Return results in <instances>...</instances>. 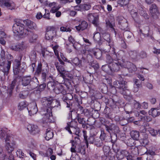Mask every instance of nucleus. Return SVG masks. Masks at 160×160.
I'll use <instances>...</instances> for the list:
<instances>
[{"mask_svg":"<svg viewBox=\"0 0 160 160\" xmlns=\"http://www.w3.org/2000/svg\"><path fill=\"white\" fill-rule=\"evenodd\" d=\"M150 115H151L153 117H156L160 114V112L155 108H152L149 112Z\"/></svg>","mask_w":160,"mask_h":160,"instance_id":"nucleus-33","label":"nucleus"},{"mask_svg":"<svg viewBox=\"0 0 160 160\" xmlns=\"http://www.w3.org/2000/svg\"><path fill=\"white\" fill-rule=\"evenodd\" d=\"M42 64L39 63L37 66L35 71L34 72L35 76H39L41 74V78L43 82H45L48 73V72L47 70H42Z\"/></svg>","mask_w":160,"mask_h":160,"instance_id":"nucleus-4","label":"nucleus"},{"mask_svg":"<svg viewBox=\"0 0 160 160\" xmlns=\"http://www.w3.org/2000/svg\"><path fill=\"white\" fill-rule=\"evenodd\" d=\"M58 61L59 62L56 61L54 62V65L58 72L62 76L65 71L64 67L65 63L60 58H58Z\"/></svg>","mask_w":160,"mask_h":160,"instance_id":"nucleus-7","label":"nucleus"},{"mask_svg":"<svg viewBox=\"0 0 160 160\" xmlns=\"http://www.w3.org/2000/svg\"><path fill=\"white\" fill-rule=\"evenodd\" d=\"M77 152L78 153H80L81 154H84L85 153V151L82 146L79 145H76L75 146Z\"/></svg>","mask_w":160,"mask_h":160,"instance_id":"nucleus-44","label":"nucleus"},{"mask_svg":"<svg viewBox=\"0 0 160 160\" xmlns=\"http://www.w3.org/2000/svg\"><path fill=\"white\" fill-rule=\"evenodd\" d=\"M150 13L154 18H157L159 14L157 7L155 4H152L150 8Z\"/></svg>","mask_w":160,"mask_h":160,"instance_id":"nucleus-18","label":"nucleus"},{"mask_svg":"<svg viewBox=\"0 0 160 160\" xmlns=\"http://www.w3.org/2000/svg\"><path fill=\"white\" fill-rule=\"evenodd\" d=\"M22 58V56H21L20 60L16 59L15 60V64L16 67L13 69L14 73L15 75H17L18 74H23L25 71L24 68L20 66L21 60Z\"/></svg>","mask_w":160,"mask_h":160,"instance_id":"nucleus-5","label":"nucleus"},{"mask_svg":"<svg viewBox=\"0 0 160 160\" xmlns=\"http://www.w3.org/2000/svg\"><path fill=\"white\" fill-rule=\"evenodd\" d=\"M28 130L32 134L38 133L39 132L38 126L35 125L29 124L27 126Z\"/></svg>","mask_w":160,"mask_h":160,"instance_id":"nucleus-20","label":"nucleus"},{"mask_svg":"<svg viewBox=\"0 0 160 160\" xmlns=\"http://www.w3.org/2000/svg\"><path fill=\"white\" fill-rule=\"evenodd\" d=\"M0 6L2 7L5 6L11 10L14 9L15 8L14 3L10 0H0Z\"/></svg>","mask_w":160,"mask_h":160,"instance_id":"nucleus-8","label":"nucleus"},{"mask_svg":"<svg viewBox=\"0 0 160 160\" xmlns=\"http://www.w3.org/2000/svg\"><path fill=\"white\" fill-rule=\"evenodd\" d=\"M102 70L109 74H112V72L111 70L110 65L106 64L103 65L102 66Z\"/></svg>","mask_w":160,"mask_h":160,"instance_id":"nucleus-31","label":"nucleus"},{"mask_svg":"<svg viewBox=\"0 0 160 160\" xmlns=\"http://www.w3.org/2000/svg\"><path fill=\"white\" fill-rule=\"evenodd\" d=\"M105 129L109 133L110 131L112 132H115V130L118 128V127L115 125L113 124H110L108 125H105Z\"/></svg>","mask_w":160,"mask_h":160,"instance_id":"nucleus-25","label":"nucleus"},{"mask_svg":"<svg viewBox=\"0 0 160 160\" xmlns=\"http://www.w3.org/2000/svg\"><path fill=\"white\" fill-rule=\"evenodd\" d=\"M63 88L62 86L60 85L57 86L55 87V88L53 89L54 92L57 94L61 93L63 90Z\"/></svg>","mask_w":160,"mask_h":160,"instance_id":"nucleus-40","label":"nucleus"},{"mask_svg":"<svg viewBox=\"0 0 160 160\" xmlns=\"http://www.w3.org/2000/svg\"><path fill=\"white\" fill-rule=\"evenodd\" d=\"M24 24L27 26L31 29H35L36 28V24L29 20H24Z\"/></svg>","mask_w":160,"mask_h":160,"instance_id":"nucleus-27","label":"nucleus"},{"mask_svg":"<svg viewBox=\"0 0 160 160\" xmlns=\"http://www.w3.org/2000/svg\"><path fill=\"white\" fill-rule=\"evenodd\" d=\"M128 123L127 119L123 117H122L120 118L119 123L121 125L124 126L126 125Z\"/></svg>","mask_w":160,"mask_h":160,"instance_id":"nucleus-47","label":"nucleus"},{"mask_svg":"<svg viewBox=\"0 0 160 160\" xmlns=\"http://www.w3.org/2000/svg\"><path fill=\"white\" fill-rule=\"evenodd\" d=\"M137 69V68L136 66L133 63H132L130 66L129 67V68H128V70L130 72L132 73L136 71Z\"/></svg>","mask_w":160,"mask_h":160,"instance_id":"nucleus-50","label":"nucleus"},{"mask_svg":"<svg viewBox=\"0 0 160 160\" xmlns=\"http://www.w3.org/2000/svg\"><path fill=\"white\" fill-rule=\"evenodd\" d=\"M6 143L5 148L7 150L9 153L11 152L14 150L15 144L13 142L10 136H7L6 138H4Z\"/></svg>","mask_w":160,"mask_h":160,"instance_id":"nucleus-6","label":"nucleus"},{"mask_svg":"<svg viewBox=\"0 0 160 160\" xmlns=\"http://www.w3.org/2000/svg\"><path fill=\"white\" fill-rule=\"evenodd\" d=\"M148 131L149 132V133L153 136H155L157 133V131L152 128H148Z\"/></svg>","mask_w":160,"mask_h":160,"instance_id":"nucleus-56","label":"nucleus"},{"mask_svg":"<svg viewBox=\"0 0 160 160\" xmlns=\"http://www.w3.org/2000/svg\"><path fill=\"white\" fill-rule=\"evenodd\" d=\"M63 101L64 102V104L67 105V107L68 108H70L71 104L70 101L69 100L65 99L64 98L63 99Z\"/></svg>","mask_w":160,"mask_h":160,"instance_id":"nucleus-63","label":"nucleus"},{"mask_svg":"<svg viewBox=\"0 0 160 160\" xmlns=\"http://www.w3.org/2000/svg\"><path fill=\"white\" fill-rule=\"evenodd\" d=\"M124 36L125 37L129 39L131 38L132 36V34L130 32L128 31L124 32Z\"/></svg>","mask_w":160,"mask_h":160,"instance_id":"nucleus-59","label":"nucleus"},{"mask_svg":"<svg viewBox=\"0 0 160 160\" xmlns=\"http://www.w3.org/2000/svg\"><path fill=\"white\" fill-rule=\"evenodd\" d=\"M103 142L99 138L95 137L94 142L93 144L97 147H100L103 144Z\"/></svg>","mask_w":160,"mask_h":160,"instance_id":"nucleus-39","label":"nucleus"},{"mask_svg":"<svg viewBox=\"0 0 160 160\" xmlns=\"http://www.w3.org/2000/svg\"><path fill=\"white\" fill-rule=\"evenodd\" d=\"M15 23L12 27V30L13 33L16 35L18 36H24L26 35L27 32H28L27 29H24V20L17 19L15 21Z\"/></svg>","mask_w":160,"mask_h":160,"instance_id":"nucleus-2","label":"nucleus"},{"mask_svg":"<svg viewBox=\"0 0 160 160\" xmlns=\"http://www.w3.org/2000/svg\"><path fill=\"white\" fill-rule=\"evenodd\" d=\"M56 86V83L54 82L49 81L47 84V87L50 90H53L55 88Z\"/></svg>","mask_w":160,"mask_h":160,"instance_id":"nucleus-42","label":"nucleus"},{"mask_svg":"<svg viewBox=\"0 0 160 160\" xmlns=\"http://www.w3.org/2000/svg\"><path fill=\"white\" fill-rule=\"evenodd\" d=\"M56 33L55 31L51 29V27H48L47 29L45 35L46 38L48 40H52L53 38L56 35Z\"/></svg>","mask_w":160,"mask_h":160,"instance_id":"nucleus-17","label":"nucleus"},{"mask_svg":"<svg viewBox=\"0 0 160 160\" xmlns=\"http://www.w3.org/2000/svg\"><path fill=\"white\" fill-rule=\"evenodd\" d=\"M91 6L89 4H81V8L82 11L84 10H88L91 8Z\"/></svg>","mask_w":160,"mask_h":160,"instance_id":"nucleus-52","label":"nucleus"},{"mask_svg":"<svg viewBox=\"0 0 160 160\" xmlns=\"http://www.w3.org/2000/svg\"><path fill=\"white\" fill-rule=\"evenodd\" d=\"M128 54L130 59L132 62H137L139 60V53L138 51L136 50L130 51L128 52Z\"/></svg>","mask_w":160,"mask_h":160,"instance_id":"nucleus-13","label":"nucleus"},{"mask_svg":"<svg viewBox=\"0 0 160 160\" xmlns=\"http://www.w3.org/2000/svg\"><path fill=\"white\" fill-rule=\"evenodd\" d=\"M28 91H28H23L21 92L19 94V97L22 99L25 98L28 96L29 94Z\"/></svg>","mask_w":160,"mask_h":160,"instance_id":"nucleus-48","label":"nucleus"},{"mask_svg":"<svg viewBox=\"0 0 160 160\" xmlns=\"http://www.w3.org/2000/svg\"><path fill=\"white\" fill-rule=\"evenodd\" d=\"M111 141L113 143L115 142L117 139V134L115 133H112V134H111Z\"/></svg>","mask_w":160,"mask_h":160,"instance_id":"nucleus-61","label":"nucleus"},{"mask_svg":"<svg viewBox=\"0 0 160 160\" xmlns=\"http://www.w3.org/2000/svg\"><path fill=\"white\" fill-rule=\"evenodd\" d=\"M9 48L11 50L16 51H18V45L11 44L9 45Z\"/></svg>","mask_w":160,"mask_h":160,"instance_id":"nucleus-58","label":"nucleus"},{"mask_svg":"<svg viewBox=\"0 0 160 160\" xmlns=\"http://www.w3.org/2000/svg\"><path fill=\"white\" fill-rule=\"evenodd\" d=\"M138 12L141 15L143 16L145 19L148 18L149 16L148 15L145 11L139 10Z\"/></svg>","mask_w":160,"mask_h":160,"instance_id":"nucleus-54","label":"nucleus"},{"mask_svg":"<svg viewBox=\"0 0 160 160\" xmlns=\"http://www.w3.org/2000/svg\"><path fill=\"white\" fill-rule=\"evenodd\" d=\"M134 113V115L137 118L139 121H141L142 119H145V116H143V115H142L138 112V111H135Z\"/></svg>","mask_w":160,"mask_h":160,"instance_id":"nucleus-41","label":"nucleus"},{"mask_svg":"<svg viewBox=\"0 0 160 160\" xmlns=\"http://www.w3.org/2000/svg\"><path fill=\"white\" fill-rule=\"evenodd\" d=\"M82 61H83V62L85 61L83 58H82V60H80L78 58L76 57L72 60V62L73 64H74L76 66H78L80 67L82 65Z\"/></svg>","mask_w":160,"mask_h":160,"instance_id":"nucleus-30","label":"nucleus"},{"mask_svg":"<svg viewBox=\"0 0 160 160\" xmlns=\"http://www.w3.org/2000/svg\"><path fill=\"white\" fill-rule=\"evenodd\" d=\"M5 52L4 51L2 50L1 52V58L0 59V66H2L5 64Z\"/></svg>","mask_w":160,"mask_h":160,"instance_id":"nucleus-37","label":"nucleus"},{"mask_svg":"<svg viewBox=\"0 0 160 160\" xmlns=\"http://www.w3.org/2000/svg\"><path fill=\"white\" fill-rule=\"evenodd\" d=\"M20 77L19 75L15 76L14 79L12 81V83L10 85L12 88H14L15 86L18 83V82L20 81Z\"/></svg>","mask_w":160,"mask_h":160,"instance_id":"nucleus-34","label":"nucleus"},{"mask_svg":"<svg viewBox=\"0 0 160 160\" xmlns=\"http://www.w3.org/2000/svg\"><path fill=\"white\" fill-rule=\"evenodd\" d=\"M52 99V98L51 97L50 98L45 97L42 99L41 102L44 106L47 108H49V107H50L51 105Z\"/></svg>","mask_w":160,"mask_h":160,"instance_id":"nucleus-22","label":"nucleus"},{"mask_svg":"<svg viewBox=\"0 0 160 160\" xmlns=\"http://www.w3.org/2000/svg\"><path fill=\"white\" fill-rule=\"evenodd\" d=\"M110 65L112 74L115 72L119 71L120 67H121V63L118 61L113 62Z\"/></svg>","mask_w":160,"mask_h":160,"instance_id":"nucleus-16","label":"nucleus"},{"mask_svg":"<svg viewBox=\"0 0 160 160\" xmlns=\"http://www.w3.org/2000/svg\"><path fill=\"white\" fill-rule=\"evenodd\" d=\"M88 26V24L85 21H83L81 23H79L78 26H76L75 28L78 31L83 30L86 29Z\"/></svg>","mask_w":160,"mask_h":160,"instance_id":"nucleus-24","label":"nucleus"},{"mask_svg":"<svg viewBox=\"0 0 160 160\" xmlns=\"http://www.w3.org/2000/svg\"><path fill=\"white\" fill-rule=\"evenodd\" d=\"M47 113L45 114V115L43 119V121L45 123H50L52 122V111L51 110V108L46 109Z\"/></svg>","mask_w":160,"mask_h":160,"instance_id":"nucleus-9","label":"nucleus"},{"mask_svg":"<svg viewBox=\"0 0 160 160\" xmlns=\"http://www.w3.org/2000/svg\"><path fill=\"white\" fill-rule=\"evenodd\" d=\"M71 131L72 132H73V133H74L76 135L78 136H79L80 130L79 128L78 127L72 128V130H71Z\"/></svg>","mask_w":160,"mask_h":160,"instance_id":"nucleus-60","label":"nucleus"},{"mask_svg":"<svg viewBox=\"0 0 160 160\" xmlns=\"http://www.w3.org/2000/svg\"><path fill=\"white\" fill-rule=\"evenodd\" d=\"M83 136L85 142L86 143L87 148L88 147L89 143L90 144H93L95 139V137L91 135L88 136L86 133V131H83Z\"/></svg>","mask_w":160,"mask_h":160,"instance_id":"nucleus-12","label":"nucleus"},{"mask_svg":"<svg viewBox=\"0 0 160 160\" xmlns=\"http://www.w3.org/2000/svg\"><path fill=\"white\" fill-rule=\"evenodd\" d=\"M110 37V35L108 33H106L105 35H103V36L104 39L107 41L108 42H110L111 41Z\"/></svg>","mask_w":160,"mask_h":160,"instance_id":"nucleus-62","label":"nucleus"},{"mask_svg":"<svg viewBox=\"0 0 160 160\" xmlns=\"http://www.w3.org/2000/svg\"><path fill=\"white\" fill-rule=\"evenodd\" d=\"M77 119L78 122L80 124L83 125L85 124V122L84 120V118L81 117L80 113H78L76 117Z\"/></svg>","mask_w":160,"mask_h":160,"instance_id":"nucleus-43","label":"nucleus"},{"mask_svg":"<svg viewBox=\"0 0 160 160\" xmlns=\"http://www.w3.org/2000/svg\"><path fill=\"white\" fill-rule=\"evenodd\" d=\"M28 32H27L26 35H28L29 41L31 42H34L38 38V35L31 31L28 30Z\"/></svg>","mask_w":160,"mask_h":160,"instance_id":"nucleus-23","label":"nucleus"},{"mask_svg":"<svg viewBox=\"0 0 160 160\" xmlns=\"http://www.w3.org/2000/svg\"><path fill=\"white\" fill-rule=\"evenodd\" d=\"M106 62L107 63L111 64L115 61L114 58L113 57V54L111 56L109 54H107L106 57Z\"/></svg>","mask_w":160,"mask_h":160,"instance_id":"nucleus-35","label":"nucleus"},{"mask_svg":"<svg viewBox=\"0 0 160 160\" xmlns=\"http://www.w3.org/2000/svg\"><path fill=\"white\" fill-rule=\"evenodd\" d=\"M93 39L97 42H99L101 41V35L99 33L97 32L95 34L93 37Z\"/></svg>","mask_w":160,"mask_h":160,"instance_id":"nucleus-49","label":"nucleus"},{"mask_svg":"<svg viewBox=\"0 0 160 160\" xmlns=\"http://www.w3.org/2000/svg\"><path fill=\"white\" fill-rule=\"evenodd\" d=\"M28 103L25 101H23L19 103L18 106V108L19 110H22L27 107Z\"/></svg>","mask_w":160,"mask_h":160,"instance_id":"nucleus-32","label":"nucleus"},{"mask_svg":"<svg viewBox=\"0 0 160 160\" xmlns=\"http://www.w3.org/2000/svg\"><path fill=\"white\" fill-rule=\"evenodd\" d=\"M53 153V150L51 148H48L45 153L44 157H49L52 155Z\"/></svg>","mask_w":160,"mask_h":160,"instance_id":"nucleus-57","label":"nucleus"},{"mask_svg":"<svg viewBox=\"0 0 160 160\" xmlns=\"http://www.w3.org/2000/svg\"><path fill=\"white\" fill-rule=\"evenodd\" d=\"M140 142L143 146H145L148 143V141L147 138L142 139L140 140Z\"/></svg>","mask_w":160,"mask_h":160,"instance_id":"nucleus-64","label":"nucleus"},{"mask_svg":"<svg viewBox=\"0 0 160 160\" xmlns=\"http://www.w3.org/2000/svg\"><path fill=\"white\" fill-rule=\"evenodd\" d=\"M122 62L121 63V66L124 68H127L128 69L132 64V63L130 62L125 61V58L123 59Z\"/></svg>","mask_w":160,"mask_h":160,"instance_id":"nucleus-38","label":"nucleus"},{"mask_svg":"<svg viewBox=\"0 0 160 160\" xmlns=\"http://www.w3.org/2000/svg\"><path fill=\"white\" fill-rule=\"evenodd\" d=\"M77 122L75 121H71L70 122L67 123V126L65 128V129L68 130L71 134L72 133L71 130L73 128H77Z\"/></svg>","mask_w":160,"mask_h":160,"instance_id":"nucleus-19","label":"nucleus"},{"mask_svg":"<svg viewBox=\"0 0 160 160\" xmlns=\"http://www.w3.org/2000/svg\"><path fill=\"white\" fill-rule=\"evenodd\" d=\"M130 106L131 107V110L126 111L127 113H132V110L134 109L139 110L141 108V105L139 102L133 100L131 101Z\"/></svg>","mask_w":160,"mask_h":160,"instance_id":"nucleus-14","label":"nucleus"},{"mask_svg":"<svg viewBox=\"0 0 160 160\" xmlns=\"http://www.w3.org/2000/svg\"><path fill=\"white\" fill-rule=\"evenodd\" d=\"M118 23L119 25V27L122 30H125L128 26L127 21L125 19L119 20Z\"/></svg>","mask_w":160,"mask_h":160,"instance_id":"nucleus-26","label":"nucleus"},{"mask_svg":"<svg viewBox=\"0 0 160 160\" xmlns=\"http://www.w3.org/2000/svg\"><path fill=\"white\" fill-rule=\"evenodd\" d=\"M87 63H89V65L93 68L95 70L98 69L99 68L98 63L95 60H93L92 57L90 55L87 56Z\"/></svg>","mask_w":160,"mask_h":160,"instance_id":"nucleus-10","label":"nucleus"},{"mask_svg":"<svg viewBox=\"0 0 160 160\" xmlns=\"http://www.w3.org/2000/svg\"><path fill=\"white\" fill-rule=\"evenodd\" d=\"M11 64V62L8 61L7 63L2 66V68L1 69V70L3 73L4 76H7L8 74Z\"/></svg>","mask_w":160,"mask_h":160,"instance_id":"nucleus-21","label":"nucleus"},{"mask_svg":"<svg viewBox=\"0 0 160 160\" xmlns=\"http://www.w3.org/2000/svg\"><path fill=\"white\" fill-rule=\"evenodd\" d=\"M118 78L120 79V81L114 82L115 87L118 89L119 92L122 94L130 97L131 95L129 91L127 89V82L123 80L120 75H118Z\"/></svg>","mask_w":160,"mask_h":160,"instance_id":"nucleus-3","label":"nucleus"},{"mask_svg":"<svg viewBox=\"0 0 160 160\" xmlns=\"http://www.w3.org/2000/svg\"><path fill=\"white\" fill-rule=\"evenodd\" d=\"M26 48L25 43L23 42H22L21 43L18 45V51H22Z\"/></svg>","mask_w":160,"mask_h":160,"instance_id":"nucleus-46","label":"nucleus"},{"mask_svg":"<svg viewBox=\"0 0 160 160\" xmlns=\"http://www.w3.org/2000/svg\"><path fill=\"white\" fill-rule=\"evenodd\" d=\"M113 57L114 58L115 61H117L118 60L123 59H125L126 58V53L123 51H119L117 53L115 52L113 53Z\"/></svg>","mask_w":160,"mask_h":160,"instance_id":"nucleus-15","label":"nucleus"},{"mask_svg":"<svg viewBox=\"0 0 160 160\" xmlns=\"http://www.w3.org/2000/svg\"><path fill=\"white\" fill-rule=\"evenodd\" d=\"M131 138L135 140H138L139 139L140 133L136 130H132L130 132Z\"/></svg>","mask_w":160,"mask_h":160,"instance_id":"nucleus-29","label":"nucleus"},{"mask_svg":"<svg viewBox=\"0 0 160 160\" xmlns=\"http://www.w3.org/2000/svg\"><path fill=\"white\" fill-rule=\"evenodd\" d=\"M7 132V130L6 129H3L2 128H0V137L1 139H3L5 135L7 136H9L7 135L6 132Z\"/></svg>","mask_w":160,"mask_h":160,"instance_id":"nucleus-45","label":"nucleus"},{"mask_svg":"<svg viewBox=\"0 0 160 160\" xmlns=\"http://www.w3.org/2000/svg\"><path fill=\"white\" fill-rule=\"evenodd\" d=\"M132 138L129 139L127 142V145L130 147L135 146L136 144V142Z\"/></svg>","mask_w":160,"mask_h":160,"instance_id":"nucleus-51","label":"nucleus"},{"mask_svg":"<svg viewBox=\"0 0 160 160\" xmlns=\"http://www.w3.org/2000/svg\"><path fill=\"white\" fill-rule=\"evenodd\" d=\"M139 58L142 59L146 58L147 57V53L143 51H141L140 53H139Z\"/></svg>","mask_w":160,"mask_h":160,"instance_id":"nucleus-55","label":"nucleus"},{"mask_svg":"<svg viewBox=\"0 0 160 160\" xmlns=\"http://www.w3.org/2000/svg\"><path fill=\"white\" fill-rule=\"evenodd\" d=\"M27 109L28 110L29 114L30 116L36 114L38 111L37 104L34 102L29 104Z\"/></svg>","mask_w":160,"mask_h":160,"instance_id":"nucleus-11","label":"nucleus"},{"mask_svg":"<svg viewBox=\"0 0 160 160\" xmlns=\"http://www.w3.org/2000/svg\"><path fill=\"white\" fill-rule=\"evenodd\" d=\"M60 106V102L59 101L56 99H53L51 105L50 107H49V108H51V110H52V108L55 107H58Z\"/></svg>","mask_w":160,"mask_h":160,"instance_id":"nucleus-36","label":"nucleus"},{"mask_svg":"<svg viewBox=\"0 0 160 160\" xmlns=\"http://www.w3.org/2000/svg\"><path fill=\"white\" fill-rule=\"evenodd\" d=\"M21 85L23 87L27 86L28 91H32L36 88L39 84V82L36 78H31L30 75L23 76L21 78Z\"/></svg>","mask_w":160,"mask_h":160,"instance_id":"nucleus-1","label":"nucleus"},{"mask_svg":"<svg viewBox=\"0 0 160 160\" xmlns=\"http://www.w3.org/2000/svg\"><path fill=\"white\" fill-rule=\"evenodd\" d=\"M60 30L62 32H70L71 31V29L66 26L61 27L60 28Z\"/></svg>","mask_w":160,"mask_h":160,"instance_id":"nucleus-53","label":"nucleus"},{"mask_svg":"<svg viewBox=\"0 0 160 160\" xmlns=\"http://www.w3.org/2000/svg\"><path fill=\"white\" fill-rule=\"evenodd\" d=\"M46 136L45 138L47 140H49L52 139L53 136V133L52 130L50 128L46 129Z\"/></svg>","mask_w":160,"mask_h":160,"instance_id":"nucleus-28","label":"nucleus"}]
</instances>
